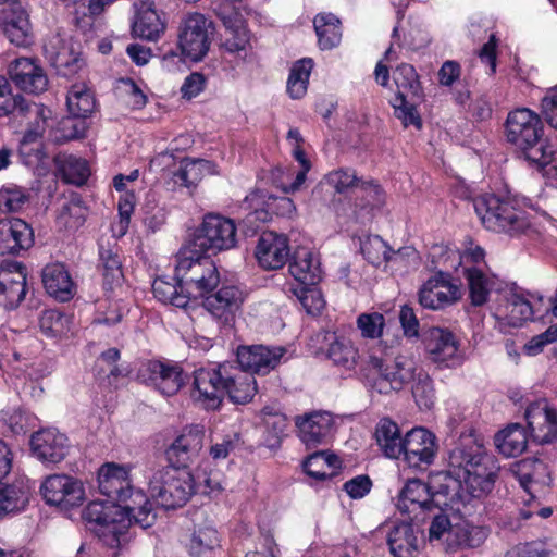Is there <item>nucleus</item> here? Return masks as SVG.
Returning a JSON list of instances; mask_svg holds the SVG:
<instances>
[{"label":"nucleus","instance_id":"nucleus-1","mask_svg":"<svg viewBox=\"0 0 557 557\" xmlns=\"http://www.w3.org/2000/svg\"><path fill=\"white\" fill-rule=\"evenodd\" d=\"M499 470L496 458L471 433L462 434L448 456V475L473 498L485 497L493 491Z\"/></svg>","mask_w":557,"mask_h":557},{"label":"nucleus","instance_id":"nucleus-2","mask_svg":"<svg viewBox=\"0 0 557 557\" xmlns=\"http://www.w3.org/2000/svg\"><path fill=\"white\" fill-rule=\"evenodd\" d=\"M544 136V126L539 114L527 108L509 112L506 120V138L532 163L544 166L550 163L553 147Z\"/></svg>","mask_w":557,"mask_h":557},{"label":"nucleus","instance_id":"nucleus-3","mask_svg":"<svg viewBox=\"0 0 557 557\" xmlns=\"http://www.w3.org/2000/svg\"><path fill=\"white\" fill-rule=\"evenodd\" d=\"M175 280L190 302L213 292L220 283V273L212 259L186 249L177 255Z\"/></svg>","mask_w":557,"mask_h":557},{"label":"nucleus","instance_id":"nucleus-4","mask_svg":"<svg viewBox=\"0 0 557 557\" xmlns=\"http://www.w3.org/2000/svg\"><path fill=\"white\" fill-rule=\"evenodd\" d=\"M149 492L161 507L174 509L185 505L196 493V480L188 469L168 465L153 471Z\"/></svg>","mask_w":557,"mask_h":557},{"label":"nucleus","instance_id":"nucleus-5","mask_svg":"<svg viewBox=\"0 0 557 557\" xmlns=\"http://www.w3.org/2000/svg\"><path fill=\"white\" fill-rule=\"evenodd\" d=\"M83 519L109 547H120L127 542L129 518L112 500L90 502L83 510Z\"/></svg>","mask_w":557,"mask_h":557},{"label":"nucleus","instance_id":"nucleus-6","mask_svg":"<svg viewBox=\"0 0 557 557\" xmlns=\"http://www.w3.org/2000/svg\"><path fill=\"white\" fill-rule=\"evenodd\" d=\"M474 210L482 224L490 231L516 236L529 226L527 213L517 208L513 201L495 195H483L474 200Z\"/></svg>","mask_w":557,"mask_h":557},{"label":"nucleus","instance_id":"nucleus-7","mask_svg":"<svg viewBox=\"0 0 557 557\" xmlns=\"http://www.w3.org/2000/svg\"><path fill=\"white\" fill-rule=\"evenodd\" d=\"M414 361L399 356L392 363L372 356L366 372V385L379 394L388 395L399 392L414 376Z\"/></svg>","mask_w":557,"mask_h":557},{"label":"nucleus","instance_id":"nucleus-8","mask_svg":"<svg viewBox=\"0 0 557 557\" xmlns=\"http://www.w3.org/2000/svg\"><path fill=\"white\" fill-rule=\"evenodd\" d=\"M213 23L200 13H190L182 20L177 33V47L184 61L199 62L209 52Z\"/></svg>","mask_w":557,"mask_h":557},{"label":"nucleus","instance_id":"nucleus-9","mask_svg":"<svg viewBox=\"0 0 557 557\" xmlns=\"http://www.w3.org/2000/svg\"><path fill=\"white\" fill-rule=\"evenodd\" d=\"M151 168H170L173 166L171 181L174 186L186 188L188 194L191 195L201 180L208 175L216 174V165L205 159L184 158L175 162L172 152H161L156 156L151 162Z\"/></svg>","mask_w":557,"mask_h":557},{"label":"nucleus","instance_id":"nucleus-10","mask_svg":"<svg viewBox=\"0 0 557 557\" xmlns=\"http://www.w3.org/2000/svg\"><path fill=\"white\" fill-rule=\"evenodd\" d=\"M237 228L233 220L219 214H208L195 238V247L203 252L228 250L236 246Z\"/></svg>","mask_w":557,"mask_h":557},{"label":"nucleus","instance_id":"nucleus-11","mask_svg":"<svg viewBox=\"0 0 557 557\" xmlns=\"http://www.w3.org/2000/svg\"><path fill=\"white\" fill-rule=\"evenodd\" d=\"M230 362L194 372V398L207 409H218L225 395Z\"/></svg>","mask_w":557,"mask_h":557},{"label":"nucleus","instance_id":"nucleus-12","mask_svg":"<svg viewBox=\"0 0 557 557\" xmlns=\"http://www.w3.org/2000/svg\"><path fill=\"white\" fill-rule=\"evenodd\" d=\"M45 502L60 510L78 507L85 499V488L81 480L67 474L48 475L40 485Z\"/></svg>","mask_w":557,"mask_h":557},{"label":"nucleus","instance_id":"nucleus-13","mask_svg":"<svg viewBox=\"0 0 557 557\" xmlns=\"http://www.w3.org/2000/svg\"><path fill=\"white\" fill-rule=\"evenodd\" d=\"M216 15L224 26L222 48L231 54L246 57L252 48V35L242 13L233 4L224 3L216 9Z\"/></svg>","mask_w":557,"mask_h":557},{"label":"nucleus","instance_id":"nucleus-14","mask_svg":"<svg viewBox=\"0 0 557 557\" xmlns=\"http://www.w3.org/2000/svg\"><path fill=\"white\" fill-rule=\"evenodd\" d=\"M137 376L140 382L166 396L176 394L186 381V375L178 364L157 360L141 363Z\"/></svg>","mask_w":557,"mask_h":557},{"label":"nucleus","instance_id":"nucleus-15","mask_svg":"<svg viewBox=\"0 0 557 557\" xmlns=\"http://www.w3.org/2000/svg\"><path fill=\"white\" fill-rule=\"evenodd\" d=\"M462 297V290L448 273L437 272L419 290V302L423 308L441 310Z\"/></svg>","mask_w":557,"mask_h":557},{"label":"nucleus","instance_id":"nucleus-16","mask_svg":"<svg viewBox=\"0 0 557 557\" xmlns=\"http://www.w3.org/2000/svg\"><path fill=\"white\" fill-rule=\"evenodd\" d=\"M47 60L63 76L76 74L84 65L78 47L70 37L54 34L44 45Z\"/></svg>","mask_w":557,"mask_h":557},{"label":"nucleus","instance_id":"nucleus-17","mask_svg":"<svg viewBox=\"0 0 557 557\" xmlns=\"http://www.w3.org/2000/svg\"><path fill=\"white\" fill-rule=\"evenodd\" d=\"M400 449L401 456L409 467H426L434 461L436 456V437L424 428H413L404 436Z\"/></svg>","mask_w":557,"mask_h":557},{"label":"nucleus","instance_id":"nucleus-18","mask_svg":"<svg viewBox=\"0 0 557 557\" xmlns=\"http://www.w3.org/2000/svg\"><path fill=\"white\" fill-rule=\"evenodd\" d=\"M245 301L244 292L235 285H224L203 299L205 309L221 324L231 325Z\"/></svg>","mask_w":557,"mask_h":557},{"label":"nucleus","instance_id":"nucleus-19","mask_svg":"<svg viewBox=\"0 0 557 557\" xmlns=\"http://www.w3.org/2000/svg\"><path fill=\"white\" fill-rule=\"evenodd\" d=\"M26 268L20 262L0 264V305L7 310L16 308L26 295Z\"/></svg>","mask_w":557,"mask_h":557},{"label":"nucleus","instance_id":"nucleus-20","mask_svg":"<svg viewBox=\"0 0 557 557\" xmlns=\"http://www.w3.org/2000/svg\"><path fill=\"white\" fill-rule=\"evenodd\" d=\"M300 441L313 448L327 444L334 429L333 416L327 411H312L299 416L295 420Z\"/></svg>","mask_w":557,"mask_h":557},{"label":"nucleus","instance_id":"nucleus-21","mask_svg":"<svg viewBox=\"0 0 557 557\" xmlns=\"http://www.w3.org/2000/svg\"><path fill=\"white\" fill-rule=\"evenodd\" d=\"M286 349L281 346H242L237 349V362L247 372L268 374L281 362Z\"/></svg>","mask_w":557,"mask_h":557},{"label":"nucleus","instance_id":"nucleus-22","mask_svg":"<svg viewBox=\"0 0 557 557\" xmlns=\"http://www.w3.org/2000/svg\"><path fill=\"white\" fill-rule=\"evenodd\" d=\"M525 419L532 438L540 444H548L557 438V411L547 400L531 404L525 410Z\"/></svg>","mask_w":557,"mask_h":557},{"label":"nucleus","instance_id":"nucleus-23","mask_svg":"<svg viewBox=\"0 0 557 557\" xmlns=\"http://www.w3.org/2000/svg\"><path fill=\"white\" fill-rule=\"evenodd\" d=\"M205 431L200 425H193L177 436L166 449L169 466L187 469L199 456L203 446Z\"/></svg>","mask_w":557,"mask_h":557},{"label":"nucleus","instance_id":"nucleus-24","mask_svg":"<svg viewBox=\"0 0 557 557\" xmlns=\"http://www.w3.org/2000/svg\"><path fill=\"white\" fill-rule=\"evenodd\" d=\"M425 348L431 360L446 367L461 363L462 357L455 335L445 329L432 327L425 336Z\"/></svg>","mask_w":557,"mask_h":557},{"label":"nucleus","instance_id":"nucleus-25","mask_svg":"<svg viewBox=\"0 0 557 557\" xmlns=\"http://www.w3.org/2000/svg\"><path fill=\"white\" fill-rule=\"evenodd\" d=\"M288 239L285 235L264 232L258 239L255 256L265 270L281 269L289 257Z\"/></svg>","mask_w":557,"mask_h":557},{"label":"nucleus","instance_id":"nucleus-26","mask_svg":"<svg viewBox=\"0 0 557 557\" xmlns=\"http://www.w3.org/2000/svg\"><path fill=\"white\" fill-rule=\"evenodd\" d=\"M35 456L48 463H58L69 454V438L55 429H45L33 434L30 440Z\"/></svg>","mask_w":557,"mask_h":557},{"label":"nucleus","instance_id":"nucleus-27","mask_svg":"<svg viewBox=\"0 0 557 557\" xmlns=\"http://www.w3.org/2000/svg\"><path fill=\"white\" fill-rule=\"evenodd\" d=\"M537 312H541V309L536 304H531L524 296L510 292L506 295L505 301L496 307L493 315L500 325L518 327L532 320Z\"/></svg>","mask_w":557,"mask_h":557},{"label":"nucleus","instance_id":"nucleus-28","mask_svg":"<svg viewBox=\"0 0 557 557\" xmlns=\"http://www.w3.org/2000/svg\"><path fill=\"white\" fill-rule=\"evenodd\" d=\"M34 244L33 228L21 219L0 220V255H15Z\"/></svg>","mask_w":557,"mask_h":557},{"label":"nucleus","instance_id":"nucleus-29","mask_svg":"<svg viewBox=\"0 0 557 557\" xmlns=\"http://www.w3.org/2000/svg\"><path fill=\"white\" fill-rule=\"evenodd\" d=\"M422 542L421 530L409 521L394 523L387 533V544L394 557H416Z\"/></svg>","mask_w":557,"mask_h":557},{"label":"nucleus","instance_id":"nucleus-30","mask_svg":"<svg viewBox=\"0 0 557 557\" xmlns=\"http://www.w3.org/2000/svg\"><path fill=\"white\" fill-rule=\"evenodd\" d=\"M3 32L10 42L27 47L33 42V27L22 3L13 2L2 11Z\"/></svg>","mask_w":557,"mask_h":557},{"label":"nucleus","instance_id":"nucleus-31","mask_svg":"<svg viewBox=\"0 0 557 557\" xmlns=\"http://www.w3.org/2000/svg\"><path fill=\"white\" fill-rule=\"evenodd\" d=\"M9 74L16 87L25 92L40 94L48 87L47 75L32 59L15 60L10 66Z\"/></svg>","mask_w":557,"mask_h":557},{"label":"nucleus","instance_id":"nucleus-32","mask_svg":"<svg viewBox=\"0 0 557 557\" xmlns=\"http://www.w3.org/2000/svg\"><path fill=\"white\" fill-rule=\"evenodd\" d=\"M98 485L101 494L106 495L109 500L116 504L119 500H126V494L132 487L129 469L115 463L102 466L98 474Z\"/></svg>","mask_w":557,"mask_h":557},{"label":"nucleus","instance_id":"nucleus-33","mask_svg":"<svg viewBox=\"0 0 557 557\" xmlns=\"http://www.w3.org/2000/svg\"><path fill=\"white\" fill-rule=\"evenodd\" d=\"M135 20L133 33L135 36L147 40H157L165 29V24L151 0L135 2Z\"/></svg>","mask_w":557,"mask_h":557},{"label":"nucleus","instance_id":"nucleus-34","mask_svg":"<svg viewBox=\"0 0 557 557\" xmlns=\"http://www.w3.org/2000/svg\"><path fill=\"white\" fill-rule=\"evenodd\" d=\"M288 269L292 276L304 286H313L321 280L320 260L307 247H299L295 250Z\"/></svg>","mask_w":557,"mask_h":557},{"label":"nucleus","instance_id":"nucleus-35","mask_svg":"<svg viewBox=\"0 0 557 557\" xmlns=\"http://www.w3.org/2000/svg\"><path fill=\"white\" fill-rule=\"evenodd\" d=\"M433 506L432 494L426 483L421 480H409L399 493L397 508L408 515H417L419 510H429Z\"/></svg>","mask_w":557,"mask_h":557},{"label":"nucleus","instance_id":"nucleus-36","mask_svg":"<svg viewBox=\"0 0 557 557\" xmlns=\"http://www.w3.org/2000/svg\"><path fill=\"white\" fill-rule=\"evenodd\" d=\"M227 373L225 395L235 404L249 403L257 393V382L253 374L234 362H230Z\"/></svg>","mask_w":557,"mask_h":557},{"label":"nucleus","instance_id":"nucleus-37","mask_svg":"<svg viewBox=\"0 0 557 557\" xmlns=\"http://www.w3.org/2000/svg\"><path fill=\"white\" fill-rule=\"evenodd\" d=\"M126 500H119L117 506L129 518V528L133 524L141 529L150 528L156 521V515L152 512L151 504L141 490L135 491L133 486L127 492Z\"/></svg>","mask_w":557,"mask_h":557},{"label":"nucleus","instance_id":"nucleus-38","mask_svg":"<svg viewBox=\"0 0 557 557\" xmlns=\"http://www.w3.org/2000/svg\"><path fill=\"white\" fill-rule=\"evenodd\" d=\"M361 251L364 258L376 267L383 262L400 263L404 257H416V250L411 247H404L397 251H394L377 235L368 236L364 240H362Z\"/></svg>","mask_w":557,"mask_h":557},{"label":"nucleus","instance_id":"nucleus-39","mask_svg":"<svg viewBox=\"0 0 557 557\" xmlns=\"http://www.w3.org/2000/svg\"><path fill=\"white\" fill-rule=\"evenodd\" d=\"M42 284L47 293L61 301L74 295V283L62 263L47 264L42 270Z\"/></svg>","mask_w":557,"mask_h":557},{"label":"nucleus","instance_id":"nucleus-40","mask_svg":"<svg viewBox=\"0 0 557 557\" xmlns=\"http://www.w3.org/2000/svg\"><path fill=\"white\" fill-rule=\"evenodd\" d=\"M51 111L41 104H35L21 116V125L25 122L28 128L24 133L20 143L34 146H42L40 139L48 126Z\"/></svg>","mask_w":557,"mask_h":557},{"label":"nucleus","instance_id":"nucleus-41","mask_svg":"<svg viewBox=\"0 0 557 557\" xmlns=\"http://www.w3.org/2000/svg\"><path fill=\"white\" fill-rule=\"evenodd\" d=\"M375 440L383 454L392 459L401 457L404 437L398 425L391 419H381L375 428Z\"/></svg>","mask_w":557,"mask_h":557},{"label":"nucleus","instance_id":"nucleus-42","mask_svg":"<svg viewBox=\"0 0 557 557\" xmlns=\"http://www.w3.org/2000/svg\"><path fill=\"white\" fill-rule=\"evenodd\" d=\"M495 445L498 451L505 457H517L521 455L528 444L524 429L520 424H511L495 435Z\"/></svg>","mask_w":557,"mask_h":557},{"label":"nucleus","instance_id":"nucleus-43","mask_svg":"<svg viewBox=\"0 0 557 557\" xmlns=\"http://www.w3.org/2000/svg\"><path fill=\"white\" fill-rule=\"evenodd\" d=\"M66 106L73 117L84 120L96 109L95 96L86 84H74L67 91Z\"/></svg>","mask_w":557,"mask_h":557},{"label":"nucleus","instance_id":"nucleus-44","mask_svg":"<svg viewBox=\"0 0 557 557\" xmlns=\"http://www.w3.org/2000/svg\"><path fill=\"white\" fill-rule=\"evenodd\" d=\"M313 25L321 49L331 50L341 42V21L334 14H318L313 20Z\"/></svg>","mask_w":557,"mask_h":557},{"label":"nucleus","instance_id":"nucleus-45","mask_svg":"<svg viewBox=\"0 0 557 557\" xmlns=\"http://www.w3.org/2000/svg\"><path fill=\"white\" fill-rule=\"evenodd\" d=\"M323 337L329 342L327 356L338 366L351 369L357 363L358 350L345 338H338L334 333L324 332Z\"/></svg>","mask_w":557,"mask_h":557},{"label":"nucleus","instance_id":"nucleus-46","mask_svg":"<svg viewBox=\"0 0 557 557\" xmlns=\"http://www.w3.org/2000/svg\"><path fill=\"white\" fill-rule=\"evenodd\" d=\"M38 323L42 335L60 339L71 331L72 318L59 310L48 309L41 312Z\"/></svg>","mask_w":557,"mask_h":557},{"label":"nucleus","instance_id":"nucleus-47","mask_svg":"<svg viewBox=\"0 0 557 557\" xmlns=\"http://www.w3.org/2000/svg\"><path fill=\"white\" fill-rule=\"evenodd\" d=\"M263 199L264 196L261 193L256 191L247 196L245 202L252 207L253 205L258 206L259 200L263 202ZM264 205L267 207L265 209H255V214L262 215V219H265L268 210H272L278 215L288 218H292L296 213V206L288 197L269 196L267 201H264Z\"/></svg>","mask_w":557,"mask_h":557},{"label":"nucleus","instance_id":"nucleus-48","mask_svg":"<svg viewBox=\"0 0 557 557\" xmlns=\"http://www.w3.org/2000/svg\"><path fill=\"white\" fill-rule=\"evenodd\" d=\"M465 276L468 282L471 304L473 306H483L493 289V280L476 268H466Z\"/></svg>","mask_w":557,"mask_h":557},{"label":"nucleus","instance_id":"nucleus-49","mask_svg":"<svg viewBox=\"0 0 557 557\" xmlns=\"http://www.w3.org/2000/svg\"><path fill=\"white\" fill-rule=\"evenodd\" d=\"M312 67L313 62L309 58L293 64L287 79V94L290 98L300 99L306 95Z\"/></svg>","mask_w":557,"mask_h":557},{"label":"nucleus","instance_id":"nucleus-50","mask_svg":"<svg viewBox=\"0 0 557 557\" xmlns=\"http://www.w3.org/2000/svg\"><path fill=\"white\" fill-rule=\"evenodd\" d=\"M36 103L25 100L22 96H13L8 79L0 76V116L13 115L21 117Z\"/></svg>","mask_w":557,"mask_h":557},{"label":"nucleus","instance_id":"nucleus-51","mask_svg":"<svg viewBox=\"0 0 557 557\" xmlns=\"http://www.w3.org/2000/svg\"><path fill=\"white\" fill-rule=\"evenodd\" d=\"M339 460L335 455L326 451H315L304 461L306 473L317 480H325L334 475Z\"/></svg>","mask_w":557,"mask_h":557},{"label":"nucleus","instance_id":"nucleus-52","mask_svg":"<svg viewBox=\"0 0 557 557\" xmlns=\"http://www.w3.org/2000/svg\"><path fill=\"white\" fill-rule=\"evenodd\" d=\"M411 393L417 406L421 410H430L436 400V394L430 375L423 371L414 370Z\"/></svg>","mask_w":557,"mask_h":557},{"label":"nucleus","instance_id":"nucleus-53","mask_svg":"<svg viewBox=\"0 0 557 557\" xmlns=\"http://www.w3.org/2000/svg\"><path fill=\"white\" fill-rule=\"evenodd\" d=\"M552 482L550 472L546 462L540 459H527L520 463V483L529 490V485H548Z\"/></svg>","mask_w":557,"mask_h":557},{"label":"nucleus","instance_id":"nucleus-54","mask_svg":"<svg viewBox=\"0 0 557 557\" xmlns=\"http://www.w3.org/2000/svg\"><path fill=\"white\" fill-rule=\"evenodd\" d=\"M180 287L177 280L174 284L163 278H157L152 284L153 295L157 299L164 304H171L177 308L185 309L190 304L189 296Z\"/></svg>","mask_w":557,"mask_h":557},{"label":"nucleus","instance_id":"nucleus-55","mask_svg":"<svg viewBox=\"0 0 557 557\" xmlns=\"http://www.w3.org/2000/svg\"><path fill=\"white\" fill-rule=\"evenodd\" d=\"M394 81L398 88V94H405L406 97L420 98L421 85L416 69L407 63L400 64L394 72Z\"/></svg>","mask_w":557,"mask_h":557},{"label":"nucleus","instance_id":"nucleus-56","mask_svg":"<svg viewBox=\"0 0 557 557\" xmlns=\"http://www.w3.org/2000/svg\"><path fill=\"white\" fill-rule=\"evenodd\" d=\"M128 312V307L122 298L108 297L99 305V313L96 322L99 324L114 325Z\"/></svg>","mask_w":557,"mask_h":557},{"label":"nucleus","instance_id":"nucleus-57","mask_svg":"<svg viewBox=\"0 0 557 557\" xmlns=\"http://www.w3.org/2000/svg\"><path fill=\"white\" fill-rule=\"evenodd\" d=\"M356 325L362 338L377 339L383 335L385 318L380 312H364L357 317Z\"/></svg>","mask_w":557,"mask_h":557},{"label":"nucleus","instance_id":"nucleus-58","mask_svg":"<svg viewBox=\"0 0 557 557\" xmlns=\"http://www.w3.org/2000/svg\"><path fill=\"white\" fill-rule=\"evenodd\" d=\"M62 172L66 182L78 186L83 185L90 175L87 161L73 156L67 157L64 160Z\"/></svg>","mask_w":557,"mask_h":557},{"label":"nucleus","instance_id":"nucleus-59","mask_svg":"<svg viewBox=\"0 0 557 557\" xmlns=\"http://www.w3.org/2000/svg\"><path fill=\"white\" fill-rule=\"evenodd\" d=\"M262 417L267 432L272 437V441L269 440V445L274 446L280 443L282 435L287 429V419L285 414L271 408H264Z\"/></svg>","mask_w":557,"mask_h":557},{"label":"nucleus","instance_id":"nucleus-60","mask_svg":"<svg viewBox=\"0 0 557 557\" xmlns=\"http://www.w3.org/2000/svg\"><path fill=\"white\" fill-rule=\"evenodd\" d=\"M85 219V209L78 200L65 202L57 216L58 223L65 228H77Z\"/></svg>","mask_w":557,"mask_h":557},{"label":"nucleus","instance_id":"nucleus-61","mask_svg":"<svg viewBox=\"0 0 557 557\" xmlns=\"http://www.w3.org/2000/svg\"><path fill=\"white\" fill-rule=\"evenodd\" d=\"M28 201V195L22 188L12 186L0 189V210L16 212Z\"/></svg>","mask_w":557,"mask_h":557},{"label":"nucleus","instance_id":"nucleus-62","mask_svg":"<svg viewBox=\"0 0 557 557\" xmlns=\"http://www.w3.org/2000/svg\"><path fill=\"white\" fill-rule=\"evenodd\" d=\"M405 94L400 92L395 98V102L393 104L395 110V115L403 122L405 127L410 125L416 126L417 128L421 127V120L419 114L417 113L413 104H409L406 100Z\"/></svg>","mask_w":557,"mask_h":557},{"label":"nucleus","instance_id":"nucleus-63","mask_svg":"<svg viewBox=\"0 0 557 557\" xmlns=\"http://www.w3.org/2000/svg\"><path fill=\"white\" fill-rule=\"evenodd\" d=\"M505 557H557V549H546L542 543L531 542L516 545Z\"/></svg>","mask_w":557,"mask_h":557},{"label":"nucleus","instance_id":"nucleus-64","mask_svg":"<svg viewBox=\"0 0 557 557\" xmlns=\"http://www.w3.org/2000/svg\"><path fill=\"white\" fill-rule=\"evenodd\" d=\"M296 295L304 309L309 314H317L324 308L325 301L321 292L317 288L304 286L298 293H296Z\"/></svg>","mask_w":557,"mask_h":557}]
</instances>
